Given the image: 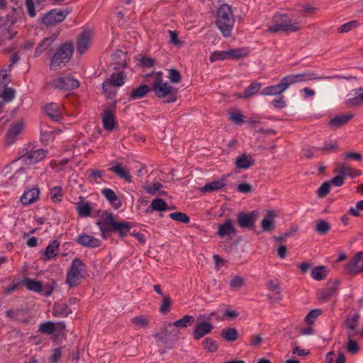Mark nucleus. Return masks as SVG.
I'll use <instances>...</instances> for the list:
<instances>
[{
    "instance_id": "nucleus-16",
    "label": "nucleus",
    "mask_w": 363,
    "mask_h": 363,
    "mask_svg": "<svg viewBox=\"0 0 363 363\" xmlns=\"http://www.w3.org/2000/svg\"><path fill=\"white\" fill-rule=\"evenodd\" d=\"M289 88V84H286L284 77L281 79L280 82L276 85H272L265 87L261 91V94L264 96H276L280 95Z\"/></svg>"
},
{
    "instance_id": "nucleus-61",
    "label": "nucleus",
    "mask_w": 363,
    "mask_h": 363,
    "mask_svg": "<svg viewBox=\"0 0 363 363\" xmlns=\"http://www.w3.org/2000/svg\"><path fill=\"white\" fill-rule=\"evenodd\" d=\"M25 6L28 16L31 18L35 17L36 15V12L35 9V4L33 0H26Z\"/></svg>"
},
{
    "instance_id": "nucleus-44",
    "label": "nucleus",
    "mask_w": 363,
    "mask_h": 363,
    "mask_svg": "<svg viewBox=\"0 0 363 363\" xmlns=\"http://www.w3.org/2000/svg\"><path fill=\"white\" fill-rule=\"evenodd\" d=\"M91 208L90 204L86 203H77V212L81 217H87L91 214Z\"/></svg>"
},
{
    "instance_id": "nucleus-56",
    "label": "nucleus",
    "mask_w": 363,
    "mask_h": 363,
    "mask_svg": "<svg viewBox=\"0 0 363 363\" xmlns=\"http://www.w3.org/2000/svg\"><path fill=\"white\" fill-rule=\"evenodd\" d=\"M331 184L329 182H324L318 188L317 195L319 198H323L328 195L330 191Z\"/></svg>"
},
{
    "instance_id": "nucleus-19",
    "label": "nucleus",
    "mask_w": 363,
    "mask_h": 363,
    "mask_svg": "<svg viewBox=\"0 0 363 363\" xmlns=\"http://www.w3.org/2000/svg\"><path fill=\"white\" fill-rule=\"evenodd\" d=\"M334 173L340 174L344 179L346 177L352 178L356 177L361 174L359 170L354 169L346 164H337L336 168L334 169Z\"/></svg>"
},
{
    "instance_id": "nucleus-20",
    "label": "nucleus",
    "mask_w": 363,
    "mask_h": 363,
    "mask_svg": "<svg viewBox=\"0 0 363 363\" xmlns=\"http://www.w3.org/2000/svg\"><path fill=\"white\" fill-rule=\"evenodd\" d=\"M114 165L109 167L108 170L111 172H113L118 175L121 179H123L125 181L128 182H131V175L130 172L127 169L126 167H123V165L119 162H113Z\"/></svg>"
},
{
    "instance_id": "nucleus-49",
    "label": "nucleus",
    "mask_w": 363,
    "mask_h": 363,
    "mask_svg": "<svg viewBox=\"0 0 363 363\" xmlns=\"http://www.w3.org/2000/svg\"><path fill=\"white\" fill-rule=\"evenodd\" d=\"M315 231L320 235H325L330 230V224L323 220L316 222Z\"/></svg>"
},
{
    "instance_id": "nucleus-22",
    "label": "nucleus",
    "mask_w": 363,
    "mask_h": 363,
    "mask_svg": "<svg viewBox=\"0 0 363 363\" xmlns=\"http://www.w3.org/2000/svg\"><path fill=\"white\" fill-rule=\"evenodd\" d=\"M59 35V32L54 33L52 36L45 38L35 48L34 57H38L44 51L48 50Z\"/></svg>"
},
{
    "instance_id": "nucleus-33",
    "label": "nucleus",
    "mask_w": 363,
    "mask_h": 363,
    "mask_svg": "<svg viewBox=\"0 0 363 363\" xmlns=\"http://www.w3.org/2000/svg\"><path fill=\"white\" fill-rule=\"evenodd\" d=\"M262 87V84L253 82H252L244 91L242 94H238L237 96L239 98L242 99H247L256 94L258 93V91L260 90Z\"/></svg>"
},
{
    "instance_id": "nucleus-13",
    "label": "nucleus",
    "mask_w": 363,
    "mask_h": 363,
    "mask_svg": "<svg viewBox=\"0 0 363 363\" xmlns=\"http://www.w3.org/2000/svg\"><path fill=\"white\" fill-rule=\"evenodd\" d=\"M363 261V251L357 252L345 266V272L350 275H357L362 273L360 262Z\"/></svg>"
},
{
    "instance_id": "nucleus-1",
    "label": "nucleus",
    "mask_w": 363,
    "mask_h": 363,
    "mask_svg": "<svg viewBox=\"0 0 363 363\" xmlns=\"http://www.w3.org/2000/svg\"><path fill=\"white\" fill-rule=\"evenodd\" d=\"M147 77H151L154 79L150 86L151 91L154 92L157 97L164 99L165 103L175 102L177 100V89L164 82L162 71L153 72L147 74Z\"/></svg>"
},
{
    "instance_id": "nucleus-3",
    "label": "nucleus",
    "mask_w": 363,
    "mask_h": 363,
    "mask_svg": "<svg viewBox=\"0 0 363 363\" xmlns=\"http://www.w3.org/2000/svg\"><path fill=\"white\" fill-rule=\"evenodd\" d=\"M86 264L78 257H75L67 273L66 283L70 288L78 286L86 274Z\"/></svg>"
},
{
    "instance_id": "nucleus-50",
    "label": "nucleus",
    "mask_w": 363,
    "mask_h": 363,
    "mask_svg": "<svg viewBox=\"0 0 363 363\" xmlns=\"http://www.w3.org/2000/svg\"><path fill=\"white\" fill-rule=\"evenodd\" d=\"M25 311L23 310L17 309V310H8L6 312V315L8 318L11 320L19 321V322H26V320H23L18 318V315H24Z\"/></svg>"
},
{
    "instance_id": "nucleus-25",
    "label": "nucleus",
    "mask_w": 363,
    "mask_h": 363,
    "mask_svg": "<svg viewBox=\"0 0 363 363\" xmlns=\"http://www.w3.org/2000/svg\"><path fill=\"white\" fill-rule=\"evenodd\" d=\"M353 117L354 115L351 113L337 115L331 118L328 124L332 128H338L347 124Z\"/></svg>"
},
{
    "instance_id": "nucleus-7",
    "label": "nucleus",
    "mask_w": 363,
    "mask_h": 363,
    "mask_svg": "<svg viewBox=\"0 0 363 363\" xmlns=\"http://www.w3.org/2000/svg\"><path fill=\"white\" fill-rule=\"evenodd\" d=\"M71 12L72 9L68 8L62 10L52 9L43 16L41 23L47 27L54 26L62 22Z\"/></svg>"
},
{
    "instance_id": "nucleus-45",
    "label": "nucleus",
    "mask_w": 363,
    "mask_h": 363,
    "mask_svg": "<svg viewBox=\"0 0 363 363\" xmlns=\"http://www.w3.org/2000/svg\"><path fill=\"white\" fill-rule=\"evenodd\" d=\"M150 207L155 211H164L168 210L167 203L162 199H153L151 202Z\"/></svg>"
},
{
    "instance_id": "nucleus-5",
    "label": "nucleus",
    "mask_w": 363,
    "mask_h": 363,
    "mask_svg": "<svg viewBox=\"0 0 363 363\" xmlns=\"http://www.w3.org/2000/svg\"><path fill=\"white\" fill-rule=\"evenodd\" d=\"M274 25L268 29L269 33L279 31L296 32L300 30L297 23H292L289 16L286 13H276L273 17Z\"/></svg>"
},
{
    "instance_id": "nucleus-55",
    "label": "nucleus",
    "mask_w": 363,
    "mask_h": 363,
    "mask_svg": "<svg viewBox=\"0 0 363 363\" xmlns=\"http://www.w3.org/2000/svg\"><path fill=\"white\" fill-rule=\"evenodd\" d=\"M202 343L203 348L208 350V352H215L218 349V346L216 345V341H214L211 338H205L203 340Z\"/></svg>"
},
{
    "instance_id": "nucleus-23",
    "label": "nucleus",
    "mask_w": 363,
    "mask_h": 363,
    "mask_svg": "<svg viewBox=\"0 0 363 363\" xmlns=\"http://www.w3.org/2000/svg\"><path fill=\"white\" fill-rule=\"evenodd\" d=\"M91 33L89 31H83L77 42V50L82 55L84 53L90 45Z\"/></svg>"
},
{
    "instance_id": "nucleus-12",
    "label": "nucleus",
    "mask_w": 363,
    "mask_h": 363,
    "mask_svg": "<svg viewBox=\"0 0 363 363\" xmlns=\"http://www.w3.org/2000/svg\"><path fill=\"white\" fill-rule=\"evenodd\" d=\"M194 321V318L192 315H185L182 318L176 320L173 325L174 327H180V328H187L190 326ZM164 330L160 333H156L154 336L155 337H160L162 339L167 337V329L172 327V324L170 323L164 322Z\"/></svg>"
},
{
    "instance_id": "nucleus-51",
    "label": "nucleus",
    "mask_w": 363,
    "mask_h": 363,
    "mask_svg": "<svg viewBox=\"0 0 363 363\" xmlns=\"http://www.w3.org/2000/svg\"><path fill=\"white\" fill-rule=\"evenodd\" d=\"M169 216L172 220L182 223H188L190 221L189 217L186 213L182 212L171 213Z\"/></svg>"
},
{
    "instance_id": "nucleus-38",
    "label": "nucleus",
    "mask_w": 363,
    "mask_h": 363,
    "mask_svg": "<svg viewBox=\"0 0 363 363\" xmlns=\"http://www.w3.org/2000/svg\"><path fill=\"white\" fill-rule=\"evenodd\" d=\"M101 194L112 205L116 206L117 208L121 205L118 196L112 189H104L101 190Z\"/></svg>"
},
{
    "instance_id": "nucleus-18",
    "label": "nucleus",
    "mask_w": 363,
    "mask_h": 363,
    "mask_svg": "<svg viewBox=\"0 0 363 363\" xmlns=\"http://www.w3.org/2000/svg\"><path fill=\"white\" fill-rule=\"evenodd\" d=\"M213 328V325L208 322L197 323L195 325L194 330L193 333L194 338L197 340H200L206 335L209 334Z\"/></svg>"
},
{
    "instance_id": "nucleus-8",
    "label": "nucleus",
    "mask_w": 363,
    "mask_h": 363,
    "mask_svg": "<svg viewBox=\"0 0 363 363\" xmlns=\"http://www.w3.org/2000/svg\"><path fill=\"white\" fill-rule=\"evenodd\" d=\"M334 77H319L315 72H305L295 74H289L284 77V80L286 84H289V87L296 83H301L315 79H328Z\"/></svg>"
},
{
    "instance_id": "nucleus-36",
    "label": "nucleus",
    "mask_w": 363,
    "mask_h": 363,
    "mask_svg": "<svg viewBox=\"0 0 363 363\" xmlns=\"http://www.w3.org/2000/svg\"><path fill=\"white\" fill-rule=\"evenodd\" d=\"M225 185L224 180H215L201 187L200 191L202 193L213 192L222 189Z\"/></svg>"
},
{
    "instance_id": "nucleus-59",
    "label": "nucleus",
    "mask_w": 363,
    "mask_h": 363,
    "mask_svg": "<svg viewBox=\"0 0 363 363\" xmlns=\"http://www.w3.org/2000/svg\"><path fill=\"white\" fill-rule=\"evenodd\" d=\"M359 25L357 21H352L346 23L338 28V32L340 33H347Z\"/></svg>"
},
{
    "instance_id": "nucleus-21",
    "label": "nucleus",
    "mask_w": 363,
    "mask_h": 363,
    "mask_svg": "<svg viewBox=\"0 0 363 363\" xmlns=\"http://www.w3.org/2000/svg\"><path fill=\"white\" fill-rule=\"evenodd\" d=\"M236 230L233 225V220L228 219L225 222L218 226L216 235L218 237L223 238L225 236L235 235Z\"/></svg>"
},
{
    "instance_id": "nucleus-9",
    "label": "nucleus",
    "mask_w": 363,
    "mask_h": 363,
    "mask_svg": "<svg viewBox=\"0 0 363 363\" xmlns=\"http://www.w3.org/2000/svg\"><path fill=\"white\" fill-rule=\"evenodd\" d=\"M247 55V52L244 48L231 49L228 51H215L210 56L211 62L218 60L240 58Z\"/></svg>"
},
{
    "instance_id": "nucleus-2",
    "label": "nucleus",
    "mask_w": 363,
    "mask_h": 363,
    "mask_svg": "<svg viewBox=\"0 0 363 363\" xmlns=\"http://www.w3.org/2000/svg\"><path fill=\"white\" fill-rule=\"evenodd\" d=\"M235 23L231 7L228 4H222L217 11L216 25L223 35L229 37Z\"/></svg>"
},
{
    "instance_id": "nucleus-39",
    "label": "nucleus",
    "mask_w": 363,
    "mask_h": 363,
    "mask_svg": "<svg viewBox=\"0 0 363 363\" xmlns=\"http://www.w3.org/2000/svg\"><path fill=\"white\" fill-rule=\"evenodd\" d=\"M220 335L227 342H234L238 338V331L235 328H224Z\"/></svg>"
},
{
    "instance_id": "nucleus-60",
    "label": "nucleus",
    "mask_w": 363,
    "mask_h": 363,
    "mask_svg": "<svg viewBox=\"0 0 363 363\" xmlns=\"http://www.w3.org/2000/svg\"><path fill=\"white\" fill-rule=\"evenodd\" d=\"M347 104L350 106H359L363 104V93L358 94L356 96L349 99Z\"/></svg>"
},
{
    "instance_id": "nucleus-14",
    "label": "nucleus",
    "mask_w": 363,
    "mask_h": 363,
    "mask_svg": "<svg viewBox=\"0 0 363 363\" xmlns=\"http://www.w3.org/2000/svg\"><path fill=\"white\" fill-rule=\"evenodd\" d=\"M258 212L252 211L250 213L240 212L238 213V223L242 228L251 229L255 226Z\"/></svg>"
},
{
    "instance_id": "nucleus-40",
    "label": "nucleus",
    "mask_w": 363,
    "mask_h": 363,
    "mask_svg": "<svg viewBox=\"0 0 363 363\" xmlns=\"http://www.w3.org/2000/svg\"><path fill=\"white\" fill-rule=\"evenodd\" d=\"M124 72H120L118 73H113L108 80L106 81L108 83L113 84L115 86H121L124 84V79L125 78Z\"/></svg>"
},
{
    "instance_id": "nucleus-64",
    "label": "nucleus",
    "mask_w": 363,
    "mask_h": 363,
    "mask_svg": "<svg viewBox=\"0 0 363 363\" xmlns=\"http://www.w3.org/2000/svg\"><path fill=\"white\" fill-rule=\"evenodd\" d=\"M244 116L240 112H233L230 116V120L236 124H241L244 122Z\"/></svg>"
},
{
    "instance_id": "nucleus-11",
    "label": "nucleus",
    "mask_w": 363,
    "mask_h": 363,
    "mask_svg": "<svg viewBox=\"0 0 363 363\" xmlns=\"http://www.w3.org/2000/svg\"><path fill=\"white\" fill-rule=\"evenodd\" d=\"M51 85L56 89L71 90L79 87V82L77 79L67 75L55 79L52 81Z\"/></svg>"
},
{
    "instance_id": "nucleus-42",
    "label": "nucleus",
    "mask_w": 363,
    "mask_h": 363,
    "mask_svg": "<svg viewBox=\"0 0 363 363\" xmlns=\"http://www.w3.org/2000/svg\"><path fill=\"white\" fill-rule=\"evenodd\" d=\"M337 148V141H325L322 147H315L313 149L315 151H324L325 153H329L335 151Z\"/></svg>"
},
{
    "instance_id": "nucleus-53",
    "label": "nucleus",
    "mask_w": 363,
    "mask_h": 363,
    "mask_svg": "<svg viewBox=\"0 0 363 363\" xmlns=\"http://www.w3.org/2000/svg\"><path fill=\"white\" fill-rule=\"evenodd\" d=\"M1 97L5 104L11 102L15 97V91L12 88L6 86L2 92Z\"/></svg>"
},
{
    "instance_id": "nucleus-29",
    "label": "nucleus",
    "mask_w": 363,
    "mask_h": 363,
    "mask_svg": "<svg viewBox=\"0 0 363 363\" xmlns=\"http://www.w3.org/2000/svg\"><path fill=\"white\" fill-rule=\"evenodd\" d=\"M60 242L57 240H52L45 248L44 251V261L54 259L59 252Z\"/></svg>"
},
{
    "instance_id": "nucleus-31",
    "label": "nucleus",
    "mask_w": 363,
    "mask_h": 363,
    "mask_svg": "<svg viewBox=\"0 0 363 363\" xmlns=\"http://www.w3.org/2000/svg\"><path fill=\"white\" fill-rule=\"evenodd\" d=\"M72 313V310L66 303H59L54 305L52 315L55 317H67Z\"/></svg>"
},
{
    "instance_id": "nucleus-46",
    "label": "nucleus",
    "mask_w": 363,
    "mask_h": 363,
    "mask_svg": "<svg viewBox=\"0 0 363 363\" xmlns=\"http://www.w3.org/2000/svg\"><path fill=\"white\" fill-rule=\"evenodd\" d=\"M38 330L43 334L51 335L56 330L55 325L51 321L44 322L40 325Z\"/></svg>"
},
{
    "instance_id": "nucleus-35",
    "label": "nucleus",
    "mask_w": 363,
    "mask_h": 363,
    "mask_svg": "<svg viewBox=\"0 0 363 363\" xmlns=\"http://www.w3.org/2000/svg\"><path fill=\"white\" fill-rule=\"evenodd\" d=\"M339 284L340 281L338 280H335L333 282L332 286L320 291L318 293L319 299L323 302L327 301L334 294Z\"/></svg>"
},
{
    "instance_id": "nucleus-54",
    "label": "nucleus",
    "mask_w": 363,
    "mask_h": 363,
    "mask_svg": "<svg viewBox=\"0 0 363 363\" xmlns=\"http://www.w3.org/2000/svg\"><path fill=\"white\" fill-rule=\"evenodd\" d=\"M167 77L172 83H179L181 81L182 77L180 72L176 69H168Z\"/></svg>"
},
{
    "instance_id": "nucleus-6",
    "label": "nucleus",
    "mask_w": 363,
    "mask_h": 363,
    "mask_svg": "<svg viewBox=\"0 0 363 363\" xmlns=\"http://www.w3.org/2000/svg\"><path fill=\"white\" fill-rule=\"evenodd\" d=\"M104 214L106 219V224L109 226L111 233H117L121 238L128 235L132 228L130 223L124 220L120 222L116 221L112 213L106 212Z\"/></svg>"
},
{
    "instance_id": "nucleus-34",
    "label": "nucleus",
    "mask_w": 363,
    "mask_h": 363,
    "mask_svg": "<svg viewBox=\"0 0 363 363\" xmlns=\"http://www.w3.org/2000/svg\"><path fill=\"white\" fill-rule=\"evenodd\" d=\"M151 91V86L143 84L138 87L133 89L130 94V99L131 100H135L138 99L143 98Z\"/></svg>"
},
{
    "instance_id": "nucleus-48",
    "label": "nucleus",
    "mask_w": 363,
    "mask_h": 363,
    "mask_svg": "<svg viewBox=\"0 0 363 363\" xmlns=\"http://www.w3.org/2000/svg\"><path fill=\"white\" fill-rule=\"evenodd\" d=\"M50 199L54 202H60L63 197V192L61 186H56L50 189Z\"/></svg>"
},
{
    "instance_id": "nucleus-52",
    "label": "nucleus",
    "mask_w": 363,
    "mask_h": 363,
    "mask_svg": "<svg viewBox=\"0 0 363 363\" xmlns=\"http://www.w3.org/2000/svg\"><path fill=\"white\" fill-rule=\"evenodd\" d=\"M322 313L320 309H313L306 316L305 321L308 325H312Z\"/></svg>"
},
{
    "instance_id": "nucleus-28",
    "label": "nucleus",
    "mask_w": 363,
    "mask_h": 363,
    "mask_svg": "<svg viewBox=\"0 0 363 363\" xmlns=\"http://www.w3.org/2000/svg\"><path fill=\"white\" fill-rule=\"evenodd\" d=\"M45 112L54 121H60L62 118V113L60 106L55 103H50L45 106Z\"/></svg>"
},
{
    "instance_id": "nucleus-43",
    "label": "nucleus",
    "mask_w": 363,
    "mask_h": 363,
    "mask_svg": "<svg viewBox=\"0 0 363 363\" xmlns=\"http://www.w3.org/2000/svg\"><path fill=\"white\" fill-rule=\"evenodd\" d=\"M327 276V269L324 266H319L313 268L311 271V277L317 281L324 279Z\"/></svg>"
},
{
    "instance_id": "nucleus-63",
    "label": "nucleus",
    "mask_w": 363,
    "mask_h": 363,
    "mask_svg": "<svg viewBox=\"0 0 363 363\" xmlns=\"http://www.w3.org/2000/svg\"><path fill=\"white\" fill-rule=\"evenodd\" d=\"M359 211H363V200L358 201L354 207L350 208L349 213L354 216H359Z\"/></svg>"
},
{
    "instance_id": "nucleus-47",
    "label": "nucleus",
    "mask_w": 363,
    "mask_h": 363,
    "mask_svg": "<svg viewBox=\"0 0 363 363\" xmlns=\"http://www.w3.org/2000/svg\"><path fill=\"white\" fill-rule=\"evenodd\" d=\"M103 92L108 99H113L116 94V86L113 84L106 82V81L102 84Z\"/></svg>"
},
{
    "instance_id": "nucleus-27",
    "label": "nucleus",
    "mask_w": 363,
    "mask_h": 363,
    "mask_svg": "<svg viewBox=\"0 0 363 363\" xmlns=\"http://www.w3.org/2000/svg\"><path fill=\"white\" fill-rule=\"evenodd\" d=\"M102 122L104 128L106 130H112L116 123L114 113L109 108H106L102 113Z\"/></svg>"
},
{
    "instance_id": "nucleus-62",
    "label": "nucleus",
    "mask_w": 363,
    "mask_h": 363,
    "mask_svg": "<svg viewBox=\"0 0 363 363\" xmlns=\"http://www.w3.org/2000/svg\"><path fill=\"white\" fill-rule=\"evenodd\" d=\"M244 284V279L240 276H235L230 281V286L232 289H238Z\"/></svg>"
},
{
    "instance_id": "nucleus-17",
    "label": "nucleus",
    "mask_w": 363,
    "mask_h": 363,
    "mask_svg": "<svg viewBox=\"0 0 363 363\" xmlns=\"http://www.w3.org/2000/svg\"><path fill=\"white\" fill-rule=\"evenodd\" d=\"M76 242L83 247L90 248H96L101 245V241L99 239L85 233L79 235L76 239Z\"/></svg>"
},
{
    "instance_id": "nucleus-4",
    "label": "nucleus",
    "mask_w": 363,
    "mask_h": 363,
    "mask_svg": "<svg viewBox=\"0 0 363 363\" xmlns=\"http://www.w3.org/2000/svg\"><path fill=\"white\" fill-rule=\"evenodd\" d=\"M73 53V45L70 43H63L51 59L50 68L56 70L64 67L71 59Z\"/></svg>"
},
{
    "instance_id": "nucleus-41",
    "label": "nucleus",
    "mask_w": 363,
    "mask_h": 363,
    "mask_svg": "<svg viewBox=\"0 0 363 363\" xmlns=\"http://www.w3.org/2000/svg\"><path fill=\"white\" fill-rule=\"evenodd\" d=\"M96 225L101 231L102 238L106 240L111 231L108 224H106V219L104 214L102 215L101 220L96 222Z\"/></svg>"
},
{
    "instance_id": "nucleus-57",
    "label": "nucleus",
    "mask_w": 363,
    "mask_h": 363,
    "mask_svg": "<svg viewBox=\"0 0 363 363\" xmlns=\"http://www.w3.org/2000/svg\"><path fill=\"white\" fill-rule=\"evenodd\" d=\"M131 322L137 329L140 328H145L149 323V320L143 317V316H137L134 317L131 319Z\"/></svg>"
},
{
    "instance_id": "nucleus-24",
    "label": "nucleus",
    "mask_w": 363,
    "mask_h": 363,
    "mask_svg": "<svg viewBox=\"0 0 363 363\" xmlns=\"http://www.w3.org/2000/svg\"><path fill=\"white\" fill-rule=\"evenodd\" d=\"M276 213L274 211H268L261 222V227L263 231L270 232L274 229Z\"/></svg>"
},
{
    "instance_id": "nucleus-37",
    "label": "nucleus",
    "mask_w": 363,
    "mask_h": 363,
    "mask_svg": "<svg viewBox=\"0 0 363 363\" xmlns=\"http://www.w3.org/2000/svg\"><path fill=\"white\" fill-rule=\"evenodd\" d=\"M360 318V315L357 313H350L345 320V325L347 330H356Z\"/></svg>"
},
{
    "instance_id": "nucleus-30",
    "label": "nucleus",
    "mask_w": 363,
    "mask_h": 363,
    "mask_svg": "<svg viewBox=\"0 0 363 363\" xmlns=\"http://www.w3.org/2000/svg\"><path fill=\"white\" fill-rule=\"evenodd\" d=\"M254 164L252 157L245 153L238 157L235 161V167L240 169H247Z\"/></svg>"
},
{
    "instance_id": "nucleus-58",
    "label": "nucleus",
    "mask_w": 363,
    "mask_h": 363,
    "mask_svg": "<svg viewBox=\"0 0 363 363\" xmlns=\"http://www.w3.org/2000/svg\"><path fill=\"white\" fill-rule=\"evenodd\" d=\"M163 188V185L159 182L150 184L144 187L146 193L155 195Z\"/></svg>"
},
{
    "instance_id": "nucleus-26",
    "label": "nucleus",
    "mask_w": 363,
    "mask_h": 363,
    "mask_svg": "<svg viewBox=\"0 0 363 363\" xmlns=\"http://www.w3.org/2000/svg\"><path fill=\"white\" fill-rule=\"evenodd\" d=\"M39 189L32 188L24 192L21 197V202L23 205L27 206L35 202L39 198Z\"/></svg>"
},
{
    "instance_id": "nucleus-32",
    "label": "nucleus",
    "mask_w": 363,
    "mask_h": 363,
    "mask_svg": "<svg viewBox=\"0 0 363 363\" xmlns=\"http://www.w3.org/2000/svg\"><path fill=\"white\" fill-rule=\"evenodd\" d=\"M23 128V123L18 121L11 125L6 134L7 143L11 144L14 141V138L21 132Z\"/></svg>"
},
{
    "instance_id": "nucleus-15",
    "label": "nucleus",
    "mask_w": 363,
    "mask_h": 363,
    "mask_svg": "<svg viewBox=\"0 0 363 363\" xmlns=\"http://www.w3.org/2000/svg\"><path fill=\"white\" fill-rule=\"evenodd\" d=\"M48 155V150L38 149L33 151H29L21 156V159L28 164H35L42 161Z\"/></svg>"
},
{
    "instance_id": "nucleus-10",
    "label": "nucleus",
    "mask_w": 363,
    "mask_h": 363,
    "mask_svg": "<svg viewBox=\"0 0 363 363\" xmlns=\"http://www.w3.org/2000/svg\"><path fill=\"white\" fill-rule=\"evenodd\" d=\"M22 285H23L28 290L35 293H40L45 289L43 296L45 297L50 296L53 291L54 287L51 284H46L45 286H43L42 283L39 281L32 279L28 277H25L21 281Z\"/></svg>"
}]
</instances>
